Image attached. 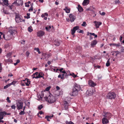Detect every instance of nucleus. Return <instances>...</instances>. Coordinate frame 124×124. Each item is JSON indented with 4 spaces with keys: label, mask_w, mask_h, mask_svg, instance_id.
<instances>
[{
    "label": "nucleus",
    "mask_w": 124,
    "mask_h": 124,
    "mask_svg": "<svg viewBox=\"0 0 124 124\" xmlns=\"http://www.w3.org/2000/svg\"><path fill=\"white\" fill-rule=\"evenodd\" d=\"M71 34L73 35V37H74L75 35L74 34V33L75 32V31L73 29H72L71 30Z\"/></svg>",
    "instance_id": "c85d7f7f"
},
{
    "label": "nucleus",
    "mask_w": 124,
    "mask_h": 124,
    "mask_svg": "<svg viewBox=\"0 0 124 124\" xmlns=\"http://www.w3.org/2000/svg\"><path fill=\"white\" fill-rule=\"evenodd\" d=\"M104 114V115H103L104 117L108 119L110 118L112 116L111 113L109 112L105 113Z\"/></svg>",
    "instance_id": "20e7f679"
},
{
    "label": "nucleus",
    "mask_w": 124,
    "mask_h": 124,
    "mask_svg": "<svg viewBox=\"0 0 124 124\" xmlns=\"http://www.w3.org/2000/svg\"><path fill=\"white\" fill-rule=\"evenodd\" d=\"M63 10L65 11L67 13H69L70 12V9L67 7H66L65 8L63 9Z\"/></svg>",
    "instance_id": "412c9836"
},
{
    "label": "nucleus",
    "mask_w": 124,
    "mask_h": 124,
    "mask_svg": "<svg viewBox=\"0 0 124 124\" xmlns=\"http://www.w3.org/2000/svg\"><path fill=\"white\" fill-rule=\"evenodd\" d=\"M116 94L115 93L113 92H109L107 96V98L109 99H114L115 98Z\"/></svg>",
    "instance_id": "f03ea898"
},
{
    "label": "nucleus",
    "mask_w": 124,
    "mask_h": 124,
    "mask_svg": "<svg viewBox=\"0 0 124 124\" xmlns=\"http://www.w3.org/2000/svg\"><path fill=\"white\" fill-rule=\"evenodd\" d=\"M33 9V8L32 7V6H31V7L29 9V11H32Z\"/></svg>",
    "instance_id": "de8ad7c7"
},
{
    "label": "nucleus",
    "mask_w": 124,
    "mask_h": 124,
    "mask_svg": "<svg viewBox=\"0 0 124 124\" xmlns=\"http://www.w3.org/2000/svg\"><path fill=\"white\" fill-rule=\"evenodd\" d=\"M86 23L85 21L83 22V23L81 24V25L82 26H83L84 27L85 26H86Z\"/></svg>",
    "instance_id": "e433bc0d"
},
{
    "label": "nucleus",
    "mask_w": 124,
    "mask_h": 124,
    "mask_svg": "<svg viewBox=\"0 0 124 124\" xmlns=\"http://www.w3.org/2000/svg\"><path fill=\"white\" fill-rule=\"evenodd\" d=\"M89 0H84L82 4L83 6H86L89 3Z\"/></svg>",
    "instance_id": "a211bd4d"
},
{
    "label": "nucleus",
    "mask_w": 124,
    "mask_h": 124,
    "mask_svg": "<svg viewBox=\"0 0 124 124\" xmlns=\"http://www.w3.org/2000/svg\"><path fill=\"white\" fill-rule=\"evenodd\" d=\"M44 15H45V16H48V14L47 13H45Z\"/></svg>",
    "instance_id": "e2e57ef3"
},
{
    "label": "nucleus",
    "mask_w": 124,
    "mask_h": 124,
    "mask_svg": "<svg viewBox=\"0 0 124 124\" xmlns=\"http://www.w3.org/2000/svg\"><path fill=\"white\" fill-rule=\"evenodd\" d=\"M26 56L28 57L29 56L30 53L28 51H27L26 52Z\"/></svg>",
    "instance_id": "c03bdc74"
},
{
    "label": "nucleus",
    "mask_w": 124,
    "mask_h": 124,
    "mask_svg": "<svg viewBox=\"0 0 124 124\" xmlns=\"http://www.w3.org/2000/svg\"><path fill=\"white\" fill-rule=\"evenodd\" d=\"M110 59H108L107 61V62L106 63V66L107 67H108L110 65Z\"/></svg>",
    "instance_id": "a878e982"
},
{
    "label": "nucleus",
    "mask_w": 124,
    "mask_h": 124,
    "mask_svg": "<svg viewBox=\"0 0 124 124\" xmlns=\"http://www.w3.org/2000/svg\"><path fill=\"white\" fill-rule=\"evenodd\" d=\"M28 30L30 32H31L33 30L32 27L31 26H29L28 28Z\"/></svg>",
    "instance_id": "7c9ffc66"
},
{
    "label": "nucleus",
    "mask_w": 124,
    "mask_h": 124,
    "mask_svg": "<svg viewBox=\"0 0 124 124\" xmlns=\"http://www.w3.org/2000/svg\"><path fill=\"white\" fill-rule=\"evenodd\" d=\"M45 119H47V120L48 121H50V120L49 119V118L47 116H46L45 117Z\"/></svg>",
    "instance_id": "8fccbe9b"
},
{
    "label": "nucleus",
    "mask_w": 124,
    "mask_h": 124,
    "mask_svg": "<svg viewBox=\"0 0 124 124\" xmlns=\"http://www.w3.org/2000/svg\"><path fill=\"white\" fill-rule=\"evenodd\" d=\"M69 106V104L67 102L65 101L64 102V108L65 109V110H67L68 109V106Z\"/></svg>",
    "instance_id": "2eb2a0df"
},
{
    "label": "nucleus",
    "mask_w": 124,
    "mask_h": 124,
    "mask_svg": "<svg viewBox=\"0 0 124 124\" xmlns=\"http://www.w3.org/2000/svg\"><path fill=\"white\" fill-rule=\"evenodd\" d=\"M94 92H93V90L92 89L89 90L86 92V93H88L89 95L90 96L93 95Z\"/></svg>",
    "instance_id": "dca6fc26"
},
{
    "label": "nucleus",
    "mask_w": 124,
    "mask_h": 124,
    "mask_svg": "<svg viewBox=\"0 0 124 124\" xmlns=\"http://www.w3.org/2000/svg\"><path fill=\"white\" fill-rule=\"evenodd\" d=\"M8 1L7 0H4L3 2V4H4L5 5H6V6H8Z\"/></svg>",
    "instance_id": "393cba45"
},
{
    "label": "nucleus",
    "mask_w": 124,
    "mask_h": 124,
    "mask_svg": "<svg viewBox=\"0 0 124 124\" xmlns=\"http://www.w3.org/2000/svg\"><path fill=\"white\" fill-rule=\"evenodd\" d=\"M63 68H61V69H60L59 70L60 71V72H62V70H63Z\"/></svg>",
    "instance_id": "338daca9"
},
{
    "label": "nucleus",
    "mask_w": 124,
    "mask_h": 124,
    "mask_svg": "<svg viewBox=\"0 0 124 124\" xmlns=\"http://www.w3.org/2000/svg\"><path fill=\"white\" fill-rule=\"evenodd\" d=\"M11 85V84L9 83V84H8V85H6L4 86V89L6 88H8V87H9V86H10Z\"/></svg>",
    "instance_id": "f704fd0d"
},
{
    "label": "nucleus",
    "mask_w": 124,
    "mask_h": 124,
    "mask_svg": "<svg viewBox=\"0 0 124 124\" xmlns=\"http://www.w3.org/2000/svg\"><path fill=\"white\" fill-rule=\"evenodd\" d=\"M94 23L95 24V26L96 28H99L100 25L102 24L101 23V22H98L96 21H95Z\"/></svg>",
    "instance_id": "f8f14e48"
},
{
    "label": "nucleus",
    "mask_w": 124,
    "mask_h": 124,
    "mask_svg": "<svg viewBox=\"0 0 124 124\" xmlns=\"http://www.w3.org/2000/svg\"><path fill=\"white\" fill-rule=\"evenodd\" d=\"M101 78V76L100 75H99L98 76V80H100Z\"/></svg>",
    "instance_id": "3c124183"
},
{
    "label": "nucleus",
    "mask_w": 124,
    "mask_h": 124,
    "mask_svg": "<svg viewBox=\"0 0 124 124\" xmlns=\"http://www.w3.org/2000/svg\"><path fill=\"white\" fill-rule=\"evenodd\" d=\"M65 123L66 124H74L73 122L71 121L69 122L66 121Z\"/></svg>",
    "instance_id": "473e14b6"
},
{
    "label": "nucleus",
    "mask_w": 124,
    "mask_h": 124,
    "mask_svg": "<svg viewBox=\"0 0 124 124\" xmlns=\"http://www.w3.org/2000/svg\"><path fill=\"white\" fill-rule=\"evenodd\" d=\"M80 33H83V31L82 30H80L79 32Z\"/></svg>",
    "instance_id": "774afa93"
},
{
    "label": "nucleus",
    "mask_w": 124,
    "mask_h": 124,
    "mask_svg": "<svg viewBox=\"0 0 124 124\" xmlns=\"http://www.w3.org/2000/svg\"><path fill=\"white\" fill-rule=\"evenodd\" d=\"M88 84L90 86L93 87L95 86L96 85V84L91 80L89 81Z\"/></svg>",
    "instance_id": "1a4fd4ad"
},
{
    "label": "nucleus",
    "mask_w": 124,
    "mask_h": 124,
    "mask_svg": "<svg viewBox=\"0 0 124 124\" xmlns=\"http://www.w3.org/2000/svg\"><path fill=\"white\" fill-rule=\"evenodd\" d=\"M6 100L7 102L8 103H10L11 101L9 99V97H7V98Z\"/></svg>",
    "instance_id": "ea45409f"
},
{
    "label": "nucleus",
    "mask_w": 124,
    "mask_h": 124,
    "mask_svg": "<svg viewBox=\"0 0 124 124\" xmlns=\"http://www.w3.org/2000/svg\"><path fill=\"white\" fill-rule=\"evenodd\" d=\"M15 4L17 6L20 5H22L23 4V1L22 0H16L13 3Z\"/></svg>",
    "instance_id": "39448f33"
},
{
    "label": "nucleus",
    "mask_w": 124,
    "mask_h": 124,
    "mask_svg": "<svg viewBox=\"0 0 124 124\" xmlns=\"http://www.w3.org/2000/svg\"><path fill=\"white\" fill-rule=\"evenodd\" d=\"M69 17L71 22H73L76 18L75 16L72 14H69Z\"/></svg>",
    "instance_id": "423d86ee"
},
{
    "label": "nucleus",
    "mask_w": 124,
    "mask_h": 124,
    "mask_svg": "<svg viewBox=\"0 0 124 124\" xmlns=\"http://www.w3.org/2000/svg\"><path fill=\"white\" fill-rule=\"evenodd\" d=\"M56 88L57 90H59L60 89V87L58 86H56Z\"/></svg>",
    "instance_id": "69168bd1"
},
{
    "label": "nucleus",
    "mask_w": 124,
    "mask_h": 124,
    "mask_svg": "<svg viewBox=\"0 0 124 124\" xmlns=\"http://www.w3.org/2000/svg\"><path fill=\"white\" fill-rule=\"evenodd\" d=\"M113 46H116V47H119L121 46V45L120 43H118L117 44H113Z\"/></svg>",
    "instance_id": "bb28decb"
},
{
    "label": "nucleus",
    "mask_w": 124,
    "mask_h": 124,
    "mask_svg": "<svg viewBox=\"0 0 124 124\" xmlns=\"http://www.w3.org/2000/svg\"><path fill=\"white\" fill-rule=\"evenodd\" d=\"M16 107L14 105H13L11 106V108L12 109H16Z\"/></svg>",
    "instance_id": "864d4df0"
},
{
    "label": "nucleus",
    "mask_w": 124,
    "mask_h": 124,
    "mask_svg": "<svg viewBox=\"0 0 124 124\" xmlns=\"http://www.w3.org/2000/svg\"><path fill=\"white\" fill-rule=\"evenodd\" d=\"M108 119L103 117L102 119V123L103 124H106L109 122Z\"/></svg>",
    "instance_id": "9b49d317"
},
{
    "label": "nucleus",
    "mask_w": 124,
    "mask_h": 124,
    "mask_svg": "<svg viewBox=\"0 0 124 124\" xmlns=\"http://www.w3.org/2000/svg\"><path fill=\"white\" fill-rule=\"evenodd\" d=\"M51 56V54L49 53L48 54H47V56L48 58L49 57Z\"/></svg>",
    "instance_id": "5fc2aeb1"
},
{
    "label": "nucleus",
    "mask_w": 124,
    "mask_h": 124,
    "mask_svg": "<svg viewBox=\"0 0 124 124\" xmlns=\"http://www.w3.org/2000/svg\"><path fill=\"white\" fill-rule=\"evenodd\" d=\"M44 32L42 31H40L37 32V35L38 36L41 37L42 36L44 35Z\"/></svg>",
    "instance_id": "f3484780"
},
{
    "label": "nucleus",
    "mask_w": 124,
    "mask_h": 124,
    "mask_svg": "<svg viewBox=\"0 0 124 124\" xmlns=\"http://www.w3.org/2000/svg\"><path fill=\"white\" fill-rule=\"evenodd\" d=\"M34 75H35V76H38V72H36L34 74Z\"/></svg>",
    "instance_id": "13d9d810"
},
{
    "label": "nucleus",
    "mask_w": 124,
    "mask_h": 124,
    "mask_svg": "<svg viewBox=\"0 0 124 124\" xmlns=\"http://www.w3.org/2000/svg\"><path fill=\"white\" fill-rule=\"evenodd\" d=\"M9 32L10 33V34L12 36L14 33L16 32V31L14 30L10 29L9 30Z\"/></svg>",
    "instance_id": "aec40b11"
},
{
    "label": "nucleus",
    "mask_w": 124,
    "mask_h": 124,
    "mask_svg": "<svg viewBox=\"0 0 124 124\" xmlns=\"http://www.w3.org/2000/svg\"><path fill=\"white\" fill-rule=\"evenodd\" d=\"M78 11L80 12H82L83 10L82 8L79 5H78Z\"/></svg>",
    "instance_id": "5701e85b"
},
{
    "label": "nucleus",
    "mask_w": 124,
    "mask_h": 124,
    "mask_svg": "<svg viewBox=\"0 0 124 124\" xmlns=\"http://www.w3.org/2000/svg\"><path fill=\"white\" fill-rule=\"evenodd\" d=\"M51 26H49L48 27H46L45 28L46 29V30L47 31H49V29H51Z\"/></svg>",
    "instance_id": "c9c22d12"
},
{
    "label": "nucleus",
    "mask_w": 124,
    "mask_h": 124,
    "mask_svg": "<svg viewBox=\"0 0 124 124\" xmlns=\"http://www.w3.org/2000/svg\"><path fill=\"white\" fill-rule=\"evenodd\" d=\"M97 43V41L96 40H94L92 41L91 43V45L93 47H94V46Z\"/></svg>",
    "instance_id": "6ab92c4d"
},
{
    "label": "nucleus",
    "mask_w": 124,
    "mask_h": 124,
    "mask_svg": "<svg viewBox=\"0 0 124 124\" xmlns=\"http://www.w3.org/2000/svg\"><path fill=\"white\" fill-rule=\"evenodd\" d=\"M43 97H44L45 100L47 101L49 103H54L56 101L54 97L51 94H50L48 97L47 96H44V95L39 96V98L41 99Z\"/></svg>",
    "instance_id": "f257e3e1"
},
{
    "label": "nucleus",
    "mask_w": 124,
    "mask_h": 124,
    "mask_svg": "<svg viewBox=\"0 0 124 124\" xmlns=\"http://www.w3.org/2000/svg\"><path fill=\"white\" fill-rule=\"evenodd\" d=\"M23 81H25L24 83L26 86H29L30 84V80L29 79L27 78L25 80H23Z\"/></svg>",
    "instance_id": "ddd939ff"
},
{
    "label": "nucleus",
    "mask_w": 124,
    "mask_h": 124,
    "mask_svg": "<svg viewBox=\"0 0 124 124\" xmlns=\"http://www.w3.org/2000/svg\"><path fill=\"white\" fill-rule=\"evenodd\" d=\"M54 44L55 45L57 46H59L60 45V42L59 41H55Z\"/></svg>",
    "instance_id": "cd10ccee"
},
{
    "label": "nucleus",
    "mask_w": 124,
    "mask_h": 124,
    "mask_svg": "<svg viewBox=\"0 0 124 124\" xmlns=\"http://www.w3.org/2000/svg\"><path fill=\"white\" fill-rule=\"evenodd\" d=\"M17 81H13L11 83H10L11 84V85H14L15 83H17Z\"/></svg>",
    "instance_id": "a18cd8bd"
},
{
    "label": "nucleus",
    "mask_w": 124,
    "mask_h": 124,
    "mask_svg": "<svg viewBox=\"0 0 124 124\" xmlns=\"http://www.w3.org/2000/svg\"><path fill=\"white\" fill-rule=\"evenodd\" d=\"M47 116L49 118V119H51V118L53 117L54 115H53L52 114L50 116Z\"/></svg>",
    "instance_id": "49530a36"
},
{
    "label": "nucleus",
    "mask_w": 124,
    "mask_h": 124,
    "mask_svg": "<svg viewBox=\"0 0 124 124\" xmlns=\"http://www.w3.org/2000/svg\"><path fill=\"white\" fill-rule=\"evenodd\" d=\"M100 14L101 15L104 16V15L105 14V13L104 12H102L101 13V12L100 13Z\"/></svg>",
    "instance_id": "6e6d98bb"
},
{
    "label": "nucleus",
    "mask_w": 124,
    "mask_h": 124,
    "mask_svg": "<svg viewBox=\"0 0 124 124\" xmlns=\"http://www.w3.org/2000/svg\"><path fill=\"white\" fill-rule=\"evenodd\" d=\"M20 62V61L19 60H16V62L17 63H19Z\"/></svg>",
    "instance_id": "0e129e2a"
},
{
    "label": "nucleus",
    "mask_w": 124,
    "mask_h": 124,
    "mask_svg": "<svg viewBox=\"0 0 124 124\" xmlns=\"http://www.w3.org/2000/svg\"><path fill=\"white\" fill-rule=\"evenodd\" d=\"M92 8L91 7H90L89 8H86V10L92 11L91 9Z\"/></svg>",
    "instance_id": "79ce46f5"
},
{
    "label": "nucleus",
    "mask_w": 124,
    "mask_h": 124,
    "mask_svg": "<svg viewBox=\"0 0 124 124\" xmlns=\"http://www.w3.org/2000/svg\"><path fill=\"white\" fill-rule=\"evenodd\" d=\"M70 75H71L73 77L75 78L76 77L77 75L74 74V73L71 74H70Z\"/></svg>",
    "instance_id": "58836bf2"
},
{
    "label": "nucleus",
    "mask_w": 124,
    "mask_h": 124,
    "mask_svg": "<svg viewBox=\"0 0 124 124\" xmlns=\"http://www.w3.org/2000/svg\"><path fill=\"white\" fill-rule=\"evenodd\" d=\"M120 1L119 0H116L115 1V3L116 4L119 3Z\"/></svg>",
    "instance_id": "4d7b16f0"
},
{
    "label": "nucleus",
    "mask_w": 124,
    "mask_h": 124,
    "mask_svg": "<svg viewBox=\"0 0 124 124\" xmlns=\"http://www.w3.org/2000/svg\"><path fill=\"white\" fill-rule=\"evenodd\" d=\"M73 89L78 91L80 89V86L77 85H75Z\"/></svg>",
    "instance_id": "4468645a"
},
{
    "label": "nucleus",
    "mask_w": 124,
    "mask_h": 124,
    "mask_svg": "<svg viewBox=\"0 0 124 124\" xmlns=\"http://www.w3.org/2000/svg\"><path fill=\"white\" fill-rule=\"evenodd\" d=\"M50 86L46 88V90L47 91H48L50 89Z\"/></svg>",
    "instance_id": "09e8293b"
},
{
    "label": "nucleus",
    "mask_w": 124,
    "mask_h": 124,
    "mask_svg": "<svg viewBox=\"0 0 124 124\" xmlns=\"http://www.w3.org/2000/svg\"><path fill=\"white\" fill-rule=\"evenodd\" d=\"M6 114L5 112H0V120L3 119L4 117Z\"/></svg>",
    "instance_id": "9d476101"
},
{
    "label": "nucleus",
    "mask_w": 124,
    "mask_h": 124,
    "mask_svg": "<svg viewBox=\"0 0 124 124\" xmlns=\"http://www.w3.org/2000/svg\"><path fill=\"white\" fill-rule=\"evenodd\" d=\"M25 6L26 7H28L29 6V4H28L27 3H25Z\"/></svg>",
    "instance_id": "bf43d9fd"
},
{
    "label": "nucleus",
    "mask_w": 124,
    "mask_h": 124,
    "mask_svg": "<svg viewBox=\"0 0 124 124\" xmlns=\"http://www.w3.org/2000/svg\"><path fill=\"white\" fill-rule=\"evenodd\" d=\"M121 52H124V47L123 46L121 47Z\"/></svg>",
    "instance_id": "a19ab883"
},
{
    "label": "nucleus",
    "mask_w": 124,
    "mask_h": 124,
    "mask_svg": "<svg viewBox=\"0 0 124 124\" xmlns=\"http://www.w3.org/2000/svg\"><path fill=\"white\" fill-rule=\"evenodd\" d=\"M78 94V91L73 89V91L71 93H70L71 95L75 96L77 95Z\"/></svg>",
    "instance_id": "0eeeda50"
},
{
    "label": "nucleus",
    "mask_w": 124,
    "mask_h": 124,
    "mask_svg": "<svg viewBox=\"0 0 124 124\" xmlns=\"http://www.w3.org/2000/svg\"><path fill=\"white\" fill-rule=\"evenodd\" d=\"M12 36L11 34L7 35L6 36V40H9L12 37Z\"/></svg>",
    "instance_id": "b1692460"
},
{
    "label": "nucleus",
    "mask_w": 124,
    "mask_h": 124,
    "mask_svg": "<svg viewBox=\"0 0 124 124\" xmlns=\"http://www.w3.org/2000/svg\"><path fill=\"white\" fill-rule=\"evenodd\" d=\"M44 75V74L42 72H40L38 73V75L37 76V78H40L42 77Z\"/></svg>",
    "instance_id": "4be33fe9"
},
{
    "label": "nucleus",
    "mask_w": 124,
    "mask_h": 124,
    "mask_svg": "<svg viewBox=\"0 0 124 124\" xmlns=\"http://www.w3.org/2000/svg\"><path fill=\"white\" fill-rule=\"evenodd\" d=\"M115 53H116V56H117V55L119 53V51H115Z\"/></svg>",
    "instance_id": "052dcab7"
},
{
    "label": "nucleus",
    "mask_w": 124,
    "mask_h": 124,
    "mask_svg": "<svg viewBox=\"0 0 124 124\" xmlns=\"http://www.w3.org/2000/svg\"><path fill=\"white\" fill-rule=\"evenodd\" d=\"M15 20L16 22L18 23H19L22 21L21 18L18 15L16 16Z\"/></svg>",
    "instance_id": "6e6552de"
},
{
    "label": "nucleus",
    "mask_w": 124,
    "mask_h": 124,
    "mask_svg": "<svg viewBox=\"0 0 124 124\" xmlns=\"http://www.w3.org/2000/svg\"><path fill=\"white\" fill-rule=\"evenodd\" d=\"M90 34L91 35H92L94 36L95 35V34L94 33H90Z\"/></svg>",
    "instance_id": "680f3d73"
},
{
    "label": "nucleus",
    "mask_w": 124,
    "mask_h": 124,
    "mask_svg": "<svg viewBox=\"0 0 124 124\" xmlns=\"http://www.w3.org/2000/svg\"><path fill=\"white\" fill-rule=\"evenodd\" d=\"M79 28V27L78 26H76L74 27L73 29L75 30V31L78 30Z\"/></svg>",
    "instance_id": "72a5a7b5"
},
{
    "label": "nucleus",
    "mask_w": 124,
    "mask_h": 124,
    "mask_svg": "<svg viewBox=\"0 0 124 124\" xmlns=\"http://www.w3.org/2000/svg\"><path fill=\"white\" fill-rule=\"evenodd\" d=\"M30 14L28 13L27 14V16H25L24 17L25 18H26L27 19H29L30 18Z\"/></svg>",
    "instance_id": "2f4dec72"
},
{
    "label": "nucleus",
    "mask_w": 124,
    "mask_h": 124,
    "mask_svg": "<svg viewBox=\"0 0 124 124\" xmlns=\"http://www.w3.org/2000/svg\"><path fill=\"white\" fill-rule=\"evenodd\" d=\"M25 113L24 112V111L23 110L21 111V112H20L19 113V114L20 115H24Z\"/></svg>",
    "instance_id": "4c0bfd02"
},
{
    "label": "nucleus",
    "mask_w": 124,
    "mask_h": 124,
    "mask_svg": "<svg viewBox=\"0 0 124 124\" xmlns=\"http://www.w3.org/2000/svg\"><path fill=\"white\" fill-rule=\"evenodd\" d=\"M43 108V106L42 105H39V107H38V108L40 110L41 109Z\"/></svg>",
    "instance_id": "37998d69"
},
{
    "label": "nucleus",
    "mask_w": 124,
    "mask_h": 124,
    "mask_svg": "<svg viewBox=\"0 0 124 124\" xmlns=\"http://www.w3.org/2000/svg\"><path fill=\"white\" fill-rule=\"evenodd\" d=\"M34 50H36L37 52H38L39 54H40L41 53V52L39 51V48H34Z\"/></svg>",
    "instance_id": "c756f323"
},
{
    "label": "nucleus",
    "mask_w": 124,
    "mask_h": 124,
    "mask_svg": "<svg viewBox=\"0 0 124 124\" xmlns=\"http://www.w3.org/2000/svg\"><path fill=\"white\" fill-rule=\"evenodd\" d=\"M23 103L22 102L19 101L16 103L17 109L18 110L22 109L23 108Z\"/></svg>",
    "instance_id": "7ed1b4c3"
},
{
    "label": "nucleus",
    "mask_w": 124,
    "mask_h": 124,
    "mask_svg": "<svg viewBox=\"0 0 124 124\" xmlns=\"http://www.w3.org/2000/svg\"><path fill=\"white\" fill-rule=\"evenodd\" d=\"M32 76V78H37L36 77H37V76H35V75H34V74Z\"/></svg>",
    "instance_id": "603ef678"
}]
</instances>
